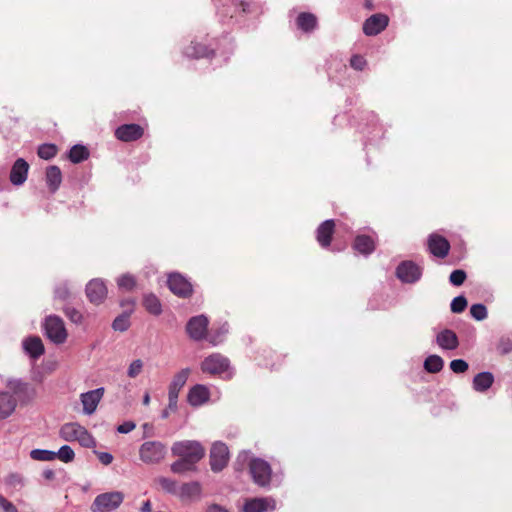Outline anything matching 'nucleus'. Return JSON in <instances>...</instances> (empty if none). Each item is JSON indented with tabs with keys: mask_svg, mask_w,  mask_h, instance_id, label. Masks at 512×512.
I'll return each instance as SVG.
<instances>
[{
	"mask_svg": "<svg viewBox=\"0 0 512 512\" xmlns=\"http://www.w3.org/2000/svg\"><path fill=\"white\" fill-rule=\"evenodd\" d=\"M297 26L304 32H311L316 28L317 18L311 13H300L296 20Z\"/></svg>",
	"mask_w": 512,
	"mask_h": 512,
	"instance_id": "c85d7f7f",
	"label": "nucleus"
},
{
	"mask_svg": "<svg viewBox=\"0 0 512 512\" xmlns=\"http://www.w3.org/2000/svg\"><path fill=\"white\" fill-rule=\"evenodd\" d=\"M180 391H181L180 389L175 388V387H173L172 385L169 384V388H168V401H169V408L172 411H176L177 410V402H178V396H179Z\"/></svg>",
	"mask_w": 512,
	"mask_h": 512,
	"instance_id": "09e8293b",
	"label": "nucleus"
},
{
	"mask_svg": "<svg viewBox=\"0 0 512 512\" xmlns=\"http://www.w3.org/2000/svg\"><path fill=\"white\" fill-rule=\"evenodd\" d=\"M89 157V151L83 145H74L69 152V159L73 163H80Z\"/></svg>",
	"mask_w": 512,
	"mask_h": 512,
	"instance_id": "473e14b6",
	"label": "nucleus"
},
{
	"mask_svg": "<svg viewBox=\"0 0 512 512\" xmlns=\"http://www.w3.org/2000/svg\"><path fill=\"white\" fill-rule=\"evenodd\" d=\"M122 306H125L127 305L128 306V309L126 311H124L121 315H119L118 317H116L112 323V327L115 331H120V332H124L126 331L129 326H130V321H129V317H130V314L132 313L133 311V307H134V301L129 299V300H126V301H123L121 303Z\"/></svg>",
	"mask_w": 512,
	"mask_h": 512,
	"instance_id": "4be33fe9",
	"label": "nucleus"
},
{
	"mask_svg": "<svg viewBox=\"0 0 512 512\" xmlns=\"http://www.w3.org/2000/svg\"><path fill=\"white\" fill-rule=\"evenodd\" d=\"M229 460V450L225 443L215 442L210 450V466L213 472L223 470Z\"/></svg>",
	"mask_w": 512,
	"mask_h": 512,
	"instance_id": "1a4fd4ad",
	"label": "nucleus"
},
{
	"mask_svg": "<svg viewBox=\"0 0 512 512\" xmlns=\"http://www.w3.org/2000/svg\"><path fill=\"white\" fill-rule=\"evenodd\" d=\"M60 437L68 442L77 441L86 448H92L96 445L95 439L88 430L75 422L64 424L60 429Z\"/></svg>",
	"mask_w": 512,
	"mask_h": 512,
	"instance_id": "20e7f679",
	"label": "nucleus"
},
{
	"mask_svg": "<svg viewBox=\"0 0 512 512\" xmlns=\"http://www.w3.org/2000/svg\"><path fill=\"white\" fill-rule=\"evenodd\" d=\"M0 510H1V512H18L17 507L1 494H0Z\"/></svg>",
	"mask_w": 512,
	"mask_h": 512,
	"instance_id": "864d4df0",
	"label": "nucleus"
},
{
	"mask_svg": "<svg viewBox=\"0 0 512 512\" xmlns=\"http://www.w3.org/2000/svg\"><path fill=\"white\" fill-rule=\"evenodd\" d=\"M38 156L42 159L49 160L57 153V147L53 144H42L38 148Z\"/></svg>",
	"mask_w": 512,
	"mask_h": 512,
	"instance_id": "79ce46f5",
	"label": "nucleus"
},
{
	"mask_svg": "<svg viewBox=\"0 0 512 512\" xmlns=\"http://www.w3.org/2000/svg\"><path fill=\"white\" fill-rule=\"evenodd\" d=\"M200 368L203 373L217 375L224 379H231L234 375L230 360L220 353H212L205 357Z\"/></svg>",
	"mask_w": 512,
	"mask_h": 512,
	"instance_id": "7ed1b4c3",
	"label": "nucleus"
},
{
	"mask_svg": "<svg viewBox=\"0 0 512 512\" xmlns=\"http://www.w3.org/2000/svg\"><path fill=\"white\" fill-rule=\"evenodd\" d=\"M466 279V272L461 269H457L452 271L449 277V281L454 286H460L464 283Z\"/></svg>",
	"mask_w": 512,
	"mask_h": 512,
	"instance_id": "8fccbe9b",
	"label": "nucleus"
},
{
	"mask_svg": "<svg viewBox=\"0 0 512 512\" xmlns=\"http://www.w3.org/2000/svg\"><path fill=\"white\" fill-rule=\"evenodd\" d=\"M210 398V391L207 386L202 384H196L190 388L187 401L191 406L198 407L206 402H208Z\"/></svg>",
	"mask_w": 512,
	"mask_h": 512,
	"instance_id": "6ab92c4d",
	"label": "nucleus"
},
{
	"mask_svg": "<svg viewBox=\"0 0 512 512\" xmlns=\"http://www.w3.org/2000/svg\"><path fill=\"white\" fill-rule=\"evenodd\" d=\"M396 275L404 283H415L421 278L422 269L412 261H403L398 265Z\"/></svg>",
	"mask_w": 512,
	"mask_h": 512,
	"instance_id": "9b49d317",
	"label": "nucleus"
},
{
	"mask_svg": "<svg viewBox=\"0 0 512 512\" xmlns=\"http://www.w3.org/2000/svg\"><path fill=\"white\" fill-rule=\"evenodd\" d=\"M4 484L9 488L19 490L25 485V480L20 474L11 473L5 477Z\"/></svg>",
	"mask_w": 512,
	"mask_h": 512,
	"instance_id": "58836bf2",
	"label": "nucleus"
},
{
	"mask_svg": "<svg viewBox=\"0 0 512 512\" xmlns=\"http://www.w3.org/2000/svg\"><path fill=\"white\" fill-rule=\"evenodd\" d=\"M167 283L171 292L179 297L186 298L192 294L191 283L180 273H171Z\"/></svg>",
	"mask_w": 512,
	"mask_h": 512,
	"instance_id": "f8f14e48",
	"label": "nucleus"
},
{
	"mask_svg": "<svg viewBox=\"0 0 512 512\" xmlns=\"http://www.w3.org/2000/svg\"><path fill=\"white\" fill-rule=\"evenodd\" d=\"M209 320L205 315L192 317L186 325V332L189 337L195 341L203 340L207 337Z\"/></svg>",
	"mask_w": 512,
	"mask_h": 512,
	"instance_id": "9d476101",
	"label": "nucleus"
},
{
	"mask_svg": "<svg viewBox=\"0 0 512 512\" xmlns=\"http://www.w3.org/2000/svg\"><path fill=\"white\" fill-rule=\"evenodd\" d=\"M468 363L462 359H454L450 362V369L454 373H464L468 370Z\"/></svg>",
	"mask_w": 512,
	"mask_h": 512,
	"instance_id": "3c124183",
	"label": "nucleus"
},
{
	"mask_svg": "<svg viewBox=\"0 0 512 512\" xmlns=\"http://www.w3.org/2000/svg\"><path fill=\"white\" fill-rule=\"evenodd\" d=\"M52 475H53V472H52V471H48V472L46 473V477H47V478H50Z\"/></svg>",
	"mask_w": 512,
	"mask_h": 512,
	"instance_id": "e2e57ef3",
	"label": "nucleus"
},
{
	"mask_svg": "<svg viewBox=\"0 0 512 512\" xmlns=\"http://www.w3.org/2000/svg\"><path fill=\"white\" fill-rule=\"evenodd\" d=\"M191 370L190 368H183L179 372H177L171 382L170 385H172L175 388L182 389L184 385L186 384L189 376H190Z\"/></svg>",
	"mask_w": 512,
	"mask_h": 512,
	"instance_id": "c9c22d12",
	"label": "nucleus"
},
{
	"mask_svg": "<svg viewBox=\"0 0 512 512\" xmlns=\"http://www.w3.org/2000/svg\"><path fill=\"white\" fill-rule=\"evenodd\" d=\"M25 352L33 359L39 358L44 353V345L39 337H29L23 341Z\"/></svg>",
	"mask_w": 512,
	"mask_h": 512,
	"instance_id": "393cba45",
	"label": "nucleus"
},
{
	"mask_svg": "<svg viewBox=\"0 0 512 512\" xmlns=\"http://www.w3.org/2000/svg\"><path fill=\"white\" fill-rule=\"evenodd\" d=\"M335 223L333 220H325L317 229V241L323 247L326 248L331 243V237L334 232Z\"/></svg>",
	"mask_w": 512,
	"mask_h": 512,
	"instance_id": "5701e85b",
	"label": "nucleus"
},
{
	"mask_svg": "<svg viewBox=\"0 0 512 512\" xmlns=\"http://www.w3.org/2000/svg\"><path fill=\"white\" fill-rule=\"evenodd\" d=\"M196 463L179 458L177 461L173 462L170 466V469L175 474H184L189 471H194L196 469Z\"/></svg>",
	"mask_w": 512,
	"mask_h": 512,
	"instance_id": "2f4dec72",
	"label": "nucleus"
},
{
	"mask_svg": "<svg viewBox=\"0 0 512 512\" xmlns=\"http://www.w3.org/2000/svg\"><path fill=\"white\" fill-rule=\"evenodd\" d=\"M436 343L443 350H455L459 346V339L451 329H443L436 335Z\"/></svg>",
	"mask_w": 512,
	"mask_h": 512,
	"instance_id": "412c9836",
	"label": "nucleus"
},
{
	"mask_svg": "<svg viewBox=\"0 0 512 512\" xmlns=\"http://www.w3.org/2000/svg\"><path fill=\"white\" fill-rule=\"evenodd\" d=\"M55 298L65 301L70 298L71 291L66 282L60 283L56 286L54 290Z\"/></svg>",
	"mask_w": 512,
	"mask_h": 512,
	"instance_id": "a18cd8bd",
	"label": "nucleus"
},
{
	"mask_svg": "<svg viewBox=\"0 0 512 512\" xmlns=\"http://www.w3.org/2000/svg\"><path fill=\"white\" fill-rule=\"evenodd\" d=\"M229 331V325L227 323L222 324L219 328L212 331L208 337V341L213 346H217L223 342L224 337Z\"/></svg>",
	"mask_w": 512,
	"mask_h": 512,
	"instance_id": "f704fd0d",
	"label": "nucleus"
},
{
	"mask_svg": "<svg viewBox=\"0 0 512 512\" xmlns=\"http://www.w3.org/2000/svg\"><path fill=\"white\" fill-rule=\"evenodd\" d=\"M238 461H248L249 471L253 482L260 487L270 485L272 469L270 464L261 458H250L248 452H242L238 456Z\"/></svg>",
	"mask_w": 512,
	"mask_h": 512,
	"instance_id": "f03ea898",
	"label": "nucleus"
},
{
	"mask_svg": "<svg viewBox=\"0 0 512 512\" xmlns=\"http://www.w3.org/2000/svg\"><path fill=\"white\" fill-rule=\"evenodd\" d=\"M366 64H367V62H366L365 58L361 55H354L350 59V65L355 70H359V71L363 70L365 68Z\"/></svg>",
	"mask_w": 512,
	"mask_h": 512,
	"instance_id": "603ef678",
	"label": "nucleus"
},
{
	"mask_svg": "<svg viewBox=\"0 0 512 512\" xmlns=\"http://www.w3.org/2000/svg\"><path fill=\"white\" fill-rule=\"evenodd\" d=\"M207 512H229L226 508L218 505L212 504L207 508Z\"/></svg>",
	"mask_w": 512,
	"mask_h": 512,
	"instance_id": "13d9d810",
	"label": "nucleus"
},
{
	"mask_svg": "<svg viewBox=\"0 0 512 512\" xmlns=\"http://www.w3.org/2000/svg\"><path fill=\"white\" fill-rule=\"evenodd\" d=\"M389 24V17L382 13L373 14L365 20L363 32L367 36H375L382 32Z\"/></svg>",
	"mask_w": 512,
	"mask_h": 512,
	"instance_id": "ddd939ff",
	"label": "nucleus"
},
{
	"mask_svg": "<svg viewBox=\"0 0 512 512\" xmlns=\"http://www.w3.org/2000/svg\"><path fill=\"white\" fill-rule=\"evenodd\" d=\"M135 427H136V424L134 422L126 421L117 427V431L122 434H127V433L133 431L135 429Z\"/></svg>",
	"mask_w": 512,
	"mask_h": 512,
	"instance_id": "5fc2aeb1",
	"label": "nucleus"
},
{
	"mask_svg": "<svg viewBox=\"0 0 512 512\" xmlns=\"http://www.w3.org/2000/svg\"><path fill=\"white\" fill-rule=\"evenodd\" d=\"M156 482L160 485L162 490L166 493L173 494L177 496L179 486L177 482L173 479L167 477H158Z\"/></svg>",
	"mask_w": 512,
	"mask_h": 512,
	"instance_id": "e433bc0d",
	"label": "nucleus"
},
{
	"mask_svg": "<svg viewBox=\"0 0 512 512\" xmlns=\"http://www.w3.org/2000/svg\"><path fill=\"white\" fill-rule=\"evenodd\" d=\"M276 508L272 497L252 498L245 502L243 512H268Z\"/></svg>",
	"mask_w": 512,
	"mask_h": 512,
	"instance_id": "dca6fc26",
	"label": "nucleus"
},
{
	"mask_svg": "<svg viewBox=\"0 0 512 512\" xmlns=\"http://www.w3.org/2000/svg\"><path fill=\"white\" fill-rule=\"evenodd\" d=\"M143 367L144 362L141 359L133 360L127 368V376L132 379L136 378L142 373Z\"/></svg>",
	"mask_w": 512,
	"mask_h": 512,
	"instance_id": "37998d69",
	"label": "nucleus"
},
{
	"mask_svg": "<svg viewBox=\"0 0 512 512\" xmlns=\"http://www.w3.org/2000/svg\"><path fill=\"white\" fill-rule=\"evenodd\" d=\"M173 456L199 462L205 455V449L202 444L195 440H182L175 442L171 447Z\"/></svg>",
	"mask_w": 512,
	"mask_h": 512,
	"instance_id": "39448f33",
	"label": "nucleus"
},
{
	"mask_svg": "<svg viewBox=\"0 0 512 512\" xmlns=\"http://www.w3.org/2000/svg\"><path fill=\"white\" fill-rule=\"evenodd\" d=\"M64 313L68 317V319L75 324H81L83 321L82 313L74 307H70V306L65 307Z\"/></svg>",
	"mask_w": 512,
	"mask_h": 512,
	"instance_id": "49530a36",
	"label": "nucleus"
},
{
	"mask_svg": "<svg viewBox=\"0 0 512 512\" xmlns=\"http://www.w3.org/2000/svg\"><path fill=\"white\" fill-rule=\"evenodd\" d=\"M444 366L443 359L438 355H430L424 362V368L430 373H437L442 370Z\"/></svg>",
	"mask_w": 512,
	"mask_h": 512,
	"instance_id": "72a5a7b5",
	"label": "nucleus"
},
{
	"mask_svg": "<svg viewBox=\"0 0 512 512\" xmlns=\"http://www.w3.org/2000/svg\"><path fill=\"white\" fill-rule=\"evenodd\" d=\"M210 52L211 51L206 46L196 42H191V44L184 50V54L190 58L207 57L209 56Z\"/></svg>",
	"mask_w": 512,
	"mask_h": 512,
	"instance_id": "c756f323",
	"label": "nucleus"
},
{
	"mask_svg": "<svg viewBox=\"0 0 512 512\" xmlns=\"http://www.w3.org/2000/svg\"><path fill=\"white\" fill-rule=\"evenodd\" d=\"M7 388L10 392L0 391V420L10 417L16 407L17 399L26 393L28 385L18 379L7 381Z\"/></svg>",
	"mask_w": 512,
	"mask_h": 512,
	"instance_id": "f257e3e1",
	"label": "nucleus"
},
{
	"mask_svg": "<svg viewBox=\"0 0 512 512\" xmlns=\"http://www.w3.org/2000/svg\"><path fill=\"white\" fill-rule=\"evenodd\" d=\"M467 307V300L464 296L460 295L455 297L450 305L451 311L453 313H461Z\"/></svg>",
	"mask_w": 512,
	"mask_h": 512,
	"instance_id": "de8ad7c7",
	"label": "nucleus"
},
{
	"mask_svg": "<svg viewBox=\"0 0 512 512\" xmlns=\"http://www.w3.org/2000/svg\"><path fill=\"white\" fill-rule=\"evenodd\" d=\"M29 164L23 158H18L10 171V181L15 186L24 184L27 179Z\"/></svg>",
	"mask_w": 512,
	"mask_h": 512,
	"instance_id": "a211bd4d",
	"label": "nucleus"
},
{
	"mask_svg": "<svg viewBox=\"0 0 512 512\" xmlns=\"http://www.w3.org/2000/svg\"><path fill=\"white\" fill-rule=\"evenodd\" d=\"M499 350L502 354H507L512 351V341L509 339L501 340L499 344Z\"/></svg>",
	"mask_w": 512,
	"mask_h": 512,
	"instance_id": "6e6d98bb",
	"label": "nucleus"
},
{
	"mask_svg": "<svg viewBox=\"0 0 512 512\" xmlns=\"http://www.w3.org/2000/svg\"><path fill=\"white\" fill-rule=\"evenodd\" d=\"M142 402H143V405H145V406L149 405V403H150V395H149V393L146 392L144 394Z\"/></svg>",
	"mask_w": 512,
	"mask_h": 512,
	"instance_id": "bf43d9fd",
	"label": "nucleus"
},
{
	"mask_svg": "<svg viewBox=\"0 0 512 512\" xmlns=\"http://www.w3.org/2000/svg\"><path fill=\"white\" fill-rule=\"evenodd\" d=\"M428 248L435 257L444 258L449 253L450 243L445 237L433 233L428 238Z\"/></svg>",
	"mask_w": 512,
	"mask_h": 512,
	"instance_id": "f3484780",
	"label": "nucleus"
},
{
	"mask_svg": "<svg viewBox=\"0 0 512 512\" xmlns=\"http://www.w3.org/2000/svg\"><path fill=\"white\" fill-rule=\"evenodd\" d=\"M97 456H98L99 461L104 465H109L113 461L112 454H110L108 452H97Z\"/></svg>",
	"mask_w": 512,
	"mask_h": 512,
	"instance_id": "4d7b16f0",
	"label": "nucleus"
},
{
	"mask_svg": "<svg viewBox=\"0 0 512 512\" xmlns=\"http://www.w3.org/2000/svg\"><path fill=\"white\" fill-rule=\"evenodd\" d=\"M117 285L122 290L131 291L136 285L135 277L129 273L123 274L117 278Z\"/></svg>",
	"mask_w": 512,
	"mask_h": 512,
	"instance_id": "ea45409f",
	"label": "nucleus"
},
{
	"mask_svg": "<svg viewBox=\"0 0 512 512\" xmlns=\"http://www.w3.org/2000/svg\"><path fill=\"white\" fill-rule=\"evenodd\" d=\"M30 457L36 461H53L56 459V454L51 450L33 449L30 452Z\"/></svg>",
	"mask_w": 512,
	"mask_h": 512,
	"instance_id": "4c0bfd02",
	"label": "nucleus"
},
{
	"mask_svg": "<svg viewBox=\"0 0 512 512\" xmlns=\"http://www.w3.org/2000/svg\"><path fill=\"white\" fill-rule=\"evenodd\" d=\"M353 247L359 253L369 255L375 249V242L370 236L359 235L356 237Z\"/></svg>",
	"mask_w": 512,
	"mask_h": 512,
	"instance_id": "cd10ccee",
	"label": "nucleus"
},
{
	"mask_svg": "<svg viewBox=\"0 0 512 512\" xmlns=\"http://www.w3.org/2000/svg\"><path fill=\"white\" fill-rule=\"evenodd\" d=\"M55 454L56 458H58L64 463L72 462L75 457L73 449L68 445L61 446L60 449L57 452H55Z\"/></svg>",
	"mask_w": 512,
	"mask_h": 512,
	"instance_id": "a19ab883",
	"label": "nucleus"
},
{
	"mask_svg": "<svg viewBox=\"0 0 512 512\" xmlns=\"http://www.w3.org/2000/svg\"><path fill=\"white\" fill-rule=\"evenodd\" d=\"M124 495L120 491L99 494L91 505L92 512H112L123 502Z\"/></svg>",
	"mask_w": 512,
	"mask_h": 512,
	"instance_id": "6e6552de",
	"label": "nucleus"
},
{
	"mask_svg": "<svg viewBox=\"0 0 512 512\" xmlns=\"http://www.w3.org/2000/svg\"><path fill=\"white\" fill-rule=\"evenodd\" d=\"M86 296L93 304L99 305L107 296V287L102 279H92L86 285Z\"/></svg>",
	"mask_w": 512,
	"mask_h": 512,
	"instance_id": "4468645a",
	"label": "nucleus"
},
{
	"mask_svg": "<svg viewBox=\"0 0 512 512\" xmlns=\"http://www.w3.org/2000/svg\"><path fill=\"white\" fill-rule=\"evenodd\" d=\"M170 411H172L169 406L162 411V418L166 419L169 417Z\"/></svg>",
	"mask_w": 512,
	"mask_h": 512,
	"instance_id": "052dcab7",
	"label": "nucleus"
},
{
	"mask_svg": "<svg viewBox=\"0 0 512 512\" xmlns=\"http://www.w3.org/2000/svg\"><path fill=\"white\" fill-rule=\"evenodd\" d=\"M470 314L477 321L486 319L488 315L486 306L480 303L473 304L470 307Z\"/></svg>",
	"mask_w": 512,
	"mask_h": 512,
	"instance_id": "c03bdc74",
	"label": "nucleus"
},
{
	"mask_svg": "<svg viewBox=\"0 0 512 512\" xmlns=\"http://www.w3.org/2000/svg\"><path fill=\"white\" fill-rule=\"evenodd\" d=\"M168 453L164 443L156 440L146 441L139 447V458L147 465L161 463Z\"/></svg>",
	"mask_w": 512,
	"mask_h": 512,
	"instance_id": "423d86ee",
	"label": "nucleus"
},
{
	"mask_svg": "<svg viewBox=\"0 0 512 512\" xmlns=\"http://www.w3.org/2000/svg\"><path fill=\"white\" fill-rule=\"evenodd\" d=\"M240 6H241V9H242V11H243V12H247V11H249V9H248V4H247V3H245V2H243V1H241V2H240Z\"/></svg>",
	"mask_w": 512,
	"mask_h": 512,
	"instance_id": "680f3d73",
	"label": "nucleus"
},
{
	"mask_svg": "<svg viewBox=\"0 0 512 512\" xmlns=\"http://www.w3.org/2000/svg\"><path fill=\"white\" fill-rule=\"evenodd\" d=\"M201 495V485L196 482H189L179 486L177 497L181 500H194L198 499Z\"/></svg>",
	"mask_w": 512,
	"mask_h": 512,
	"instance_id": "b1692460",
	"label": "nucleus"
},
{
	"mask_svg": "<svg viewBox=\"0 0 512 512\" xmlns=\"http://www.w3.org/2000/svg\"><path fill=\"white\" fill-rule=\"evenodd\" d=\"M143 305L146 310L153 315H159L162 312V305L154 294L145 295L143 298Z\"/></svg>",
	"mask_w": 512,
	"mask_h": 512,
	"instance_id": "7c9ffc66",
	"label": "nucleus"
},
{
	"mask_svg": "<svg viewBox=\"0 0 512 512\" xmlns=\"http://www.w3.org/2000/svg\"><path fill=\"white\" fill-rule=\"evenodd\" d=\"M43 328L47 338L54 344H63L68 337L62 318L56 315H49L45 318Z\"/></svg>",
	"mask_w": 512,
	"mask_h": 512,
	"instance_id": "0eeeda50",
	"label": "nucleus"
},
{
	"mask_svg": "<svg viewBox=\"0 0 512 512\" xmlns=\"http://www.w3.org/2000/svg\"><path fill=\"white\" fill-rule=\"evenodd\" d=\"M115 135L121 141H134L143 135V129L138 124H125L116 129Z\"/></svg>",
	"mask_w": 512,
	"mask_h": 512,
	"instance_id": "aec40b11",
	"label": "nucleus"
},
{
	"mask_svg": "<svg viewBox=\"0 0 512 512\" xmlns=\"http://www.w3.org/2000/svg\"><path fill=\"white\" fill-rule=\"evenodd\" d=\"M62 182V173L58 166H49L46 170V183L50 192L58 190Z\"/></svg>",
	"mask_w": 512,
	"mask_h": 512,
	"instance_id": "a878e982",
	"label": "nucleus"
},
{
	"mask_svg": "<svg viewBox=\"0 0 512 512\" xmlns=\"http://www.w3.org/2000/svg\"><path fill=\"white\" fill-rule=\"evenodd\" d=\"M103 395V387L82 393L80 395V401L83 406V413L86 415L93 414L96 411L99 402L103 398Z\"/></svg>",
	"mask_w": 512,
	"mask_h": 512,
	"instance_id": "2eb2a0df",
	"label": "nucleus"
},
{
	"mask_svg": "<svg viewBox=\"0 0 512 512\" xmlns=\"http://www.w3.org/2000/svg\"><path fill=\"white\" fill-rule=\"evenodd\" d=\"M494 382V376L491 372H481L473 378V389L477 392L487 391Z\"/></svg>",
	"mask_w": 512,
	"mask_h": 512,
	"instance_id": "bb28decb",
	"label": "nucleus"
}]
</instances>
